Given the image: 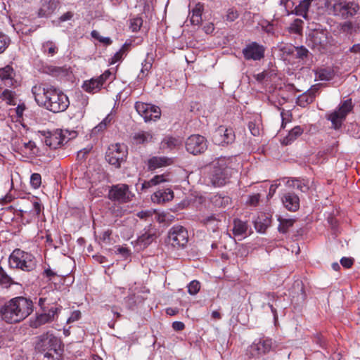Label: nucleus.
Listing matches in <instances>:
<instances>
[{
  "mask_svg": "<svg viewBox=\"0 0 360 360\" xmlns=\"http://www.w3.org/2000/svg\"><path fill=\"white\" fill-rule=\"evenodd\" d=\"M275 344L272 339L269 338H260L254 342L248 349V354L250 357H258L260 355L266 354L274 349Z\"/></svg>",
  "mask_w": 360,
  "mask_h": 360,
  "instance_id": "obj_14",
  "label": "nucleus"
},
{
  "mask_svg": "<svg viewBox=\"0 0 360 360\" xmlns=\"http://www.w3.org/2000/svg\"><path fill=\"white\" fill-rule=\"evenodd\" d=\"M57 292H41L39 294L37 305L39 311L30 321V326L32 328H38L41 326L51 323L58 319L63 307L58 303Z\"/></svg>",
  "mask_w": 360,
  "mask_h": 360,
  "instance_id": "obj_2",
  "label": "nucleus"
},
{
  "mask_svg": "<svg viewBox=\"0 0 360 360\" xmlns=\"http://www.w3.org/2000/svg\"><path fill=\"white\" fill-rule=\"evenodd\" d=\"M33 311L32 300L30 298L18 296L0 306V318L6 323H18L28 317Z\"/></svg>",
  "mask_w": 360,
  "mask_h": 360,
  "instance_id": "obj_3",
  "label": "nucleus"
},
{
  "mask_svg": "<svg viewBox=\"0 0 360 360\" xmlns=\"http://www.w3.org/2000/svg\"><path fill=\"white\" fill-rule=\"evenodd\" d=\"M41 184V176L39 173H34L31 175L30 177V184L31 186L37 189L39 188Z\"/></svg>",
  "mask_w": 360,
  "mask_h": 360,
  "instance_id": "obj_52",
  "label": "nucleus"
},
{
  "mask_svg": "<svg viewBox=\"0 0 360 360\" xmlns=\"http://www.w3.org/2000/svg\"><path fill=\"white\" fill-rule=\"evenodd\" d=\"M173 198V191L170 188H165L159 190L154 193L151 197V199L154 202L161 204L172 200Z\"/></svg>",
  "mask_w": 360,
  "mask_h": 360,
  "instance_id": "obj_24",
  "label": "nucleus"
},
{
  "mask_svg": "<svg viewBox=\"0 0 360 360\" xmlns=\"http://www.w3.org/2000/svg\"><path fill=\"white\" fill-rule=\"evenodd\" d=\"M81 318V312L78 310L75 311L72 313L71 316L68 318L67 322L72 323L79 320Z\"/></svg>",
  "mask_w": 360,
  "mask_h": 360,
  "instance_id": "obj_64",
  "label": "nucleus"
},
{
  "mask_svg": "<svg viewBox=\"0 0 360 360\" xmlns=\"http://www.w3.org/2000/svg\"><path fill=\"white\" fill-rule=\"evenodd\" d=\"M32 93L39 106L54 113L65 111L70 105L67 95L52 85L36 84L32 86Z\"/></svg>",
  "mask_w": 360,
  "mask_h": 360,
  "instance_id": "obj_1",
  "label": "nucleus"
},
{
  "mask_svg": "<svg viewBox=\"0 0 360 360\" xmlns=\"http://www.w3.org/2000/svg\"><path fill=\"white\" fill-rule=\"evenodd\" d=\"M156 229L155 227L149 226L144 229V232L137 239L138 245L146 248L156 238Z\"/></svg>",
  "mask_w": 360,
  "mask_h": 360,
  "instance_id": "obj_22",
  "label": "nucleus"
},
{
  "mask_svg": "<svg viewBox=\"0 0 360 360\" xmlns=\"http://www.w3.org/2000/svg\"><path fill=\"white\" fill-rule=\"evenodd\" d=\"M233 172V169L227 165V160L220 159L212 167L210 173L211 181L215 186H224L229 181Z\"/></svg>",
  "mask_w": 360,
  "mask_h": 360,
  "instance_id": "obj_6",
  "label": "nucleus"
},
{
  "mask_svg": "<svg viewBox=\"0 0 360 360\" xmlns=\"http://www.w3.org/2000/svg\"><path fill=\"white\" fill-rule=\"evenodd\" d=\"M91 36L93 38L98 40L100 42L105 45H110L112 42V39L110 37H104L101 36L96 30H93L91 32Z\"/></svg>",
  "mask_w": 360,
  "mask_h": 360,
  "instance_id": "obj_51",
  "label": "nucleus"
},
{
  "mask_svg": "<svg viewBox=\"0 0 360 360\" xmlns=\"http://www.w3.org/2000/svg\"><path fill=\"white\" fill-rule=\"evenodd\" d=\"M103 85V82L100 80L98 77H97L92 78L88 81H85L82 85V88L86 92L95 93L101 89Z\"/></svg>",
  "mask_w": 360,
  "mask_h": 360,
  "instance_id": "obj_26",
  "label": "nucleus"
},
{
  "mask_svg": "<svg viewBox=\"0 0 360 360\" xmlns=\"http://www.w3.org/2000/svg\"><path fill=\"white\" fill-rule=\"evenodd\" d=\"M235 133L231 128L219 126L213 133L212 141L216 145L226 146L234 142Z\"/></svg>",
  "mask_w": 360,
  "mask_h": 360,
  "instance_id": "obj_17",
  "label": "nucleus"
},
{
  "mask_svg": "<svg viewBox=\"0 0 360 360\" xmlns=\"http://www.w3.org/2000/svg\"><path fill=\"white\" fill-rule=\"evenodd\" d=\"M42 274L44 277H46L49 281H51L54 277L58 276V274L50 268L45 269Z\"/></svg>",
  "mask_w": 360,
  "mask_h": 360,
  "instance_id": "obj_60",
  "label": "nucleus"
},
{
  "mask_svg": "<svg viewBox=\"0 0 360 360\" xmlns=\"http://www.w3.org/2000/svg\"><path fill=\"white\" fill-rule=\"evenodd\" d=\"M130 46L129 44H124L121 49L115 53V55L112 57L111 60L110 62V64H114L118 61H120L123 59L124 56H126L129 48Z\"/></svg>",
  "mask_w": 360,
  "mask_h": 360,
  "instance_id": "obj_39",
  "label": "nucleus"
},
{
  "mask_svg": "<svg viewBox=\"0 0 360 360\" xmlns=\"http://www.w3.org/2000/svg\"><path fill=\"white\" fill-rule=\"evenodd\" d=\"M312 0H302L297 5L292 13L303 17L304 19L308 18V11L311 6Z\"/></svg>",
  "mask_w": 360,
  "mask_h": 360,
  "instance_id": "obj_29",
  "label": "nucleus"
},
{
  "mask_svg": "<svg viewBox=\"0 0 360 360\" xmlns=\"http://www.w3.org/2000/svg\"><path fill=\"white\" fill-rule=\"evenodd\" d=\"M341 265L347 269L350 268L354 264V259L352 257H342L340 259Z\"/></svg>",
  "mask_w": 360,
  "mask_h": 360,
  "instance_id": "obj_58",
  "label": "nucleus"
},
{
  "mask_svg": "<svg viewBox=\"0 0 360 360\" xmlns=\"http://www.w3.org/2000/svg\"><path fill=\"white\" fill-rule=\"evenodd\" d=\"M304 22L299 18L294 20L290 24L288 30L290 33L300 34L302 32Z\"/></svg>",
  "mask_w": 360,
  "mask_h": 360,
  "instance_id": "obj_42",
  "label": "nucleus"
},
{
  "mask_svg": "<svg viewBox=\"0 0 360 360\" xmlns=\"http://www.w3.org/2000/svg\"><path fill=\"white\" fill-rule=\"evenodd\" d=\"M100 80L104 84L107 80H113L115 77L110 70H105L101 75L98 77Z\"/></svg>",
  "mask_w": 360,
  "mask_h": 360,
  "instance_id": "obj_56",
  "label": "nucleus"
},
{
  "mask_svg": "<svg viewBox=\"0 0 360 360\" xmlns=\"http://www.w3.org/2000/svg\"><path fill=\"white\" fill-rule=\"evenodd\" d=\"M164 174L162 175H155L150 179V183L154 186L158 185L160 183L165 182L166 179Z\"/></svg>",
  "mask_w": 360,
  "mask_h": 360,
  "instance_id": "obj_62",
  "label": "nucleus"
},
{
  "mask_svg": "<svg viewBox=\"0 0 360 360\" xmlns=\"http://www.w3.org/2000/svg\"><path fill=\"white\" fill-rule=\"evenodd\" d=\"M182 144V140L180 138L173 136H165L160 143V148L165 150H173L179 148Z\"/></svg>",
  "mask_w": 360,
  "mask_h": 360,
  "instance_id": "obj_25",
  "label": "nucleus"
},
{
  "mask_svg": "<svg viewBox=\"0 0 360 360\" xmlns=\"http://www.w3.org/2000/svg\"><path fill=\"white\" fill-rule=\"evenodd\" d=\"M270 219L264 214H262L255 221V227L258 232L264 233L270 226Z\"/></svg>",
  "mask_w": 360,
  "mask_h": 360,
  "instance_id": "obj_34",
  "label": "nucleus"
},
{
  "mask_svg": "<svg viewBox=\"0 0 360 360\" xmlns=\"http://www.w3.org/2000/svg\"><path fill=\"white\" fill-rule=\"evenodd\" d=\"M353 108L352 99H347L341 102L337 110L327 115L326 117L331 122L333 128L339 129Z\"/></svg>",
  "mask_w": 360,
  "mask_h": 360,
  "instance_id": "obj_9",
  "label": "nucleus"
},
{
  "mask_svg": "<svg viewBox=\"0 0 360 360\" xmlns=\"http://www.w3.org/2000/svg\"><path fill=\"white\" fill-rule=\"evenodd\" d=\"M132 139L136 144H146L152 141L153 134L149 131H141L134 134Z\"/></svg>",
  "mask_w": 360,
  "mask_h": 360,
  "instance_id": "obj_31",
  "label": "nucleus"
},
{
  "mask_svg": "<svg viewBox=\"0 0 360 360\" xmlns=\"http://www.w3.org/2000/svg\"><path fill=\"white\" fill-rule=\"evenodd\" d=\"M316 77L322 81H330L333 79L335 73L333 69L330 68H319L316 70Z\"/></svg>",
  "mask_w": 360,
  "mask_h": 360,
  "instance_id": "obj_35",
  "label": "nucleus"
},
{
  "mask_svg": "<svg viewBox=\"0 0 360 360\" xmlns=\"http://www.w3.org/2000/svg\"><path fill=\"white\" fill-rule=\"evenodd\" d=\"M307 41L309 46L321 51L325 49L327 37L323 32H316L309 34Z\"/></svg>",
  "mask_w": 360,
  "mask_h": 360,
  "instance_id": "obj_20",
  "label": "nucleus"
},
{
  "mask_svg": "<svg viewBox=\"0 0 360 360\" xmlns=\"http://www.w3.org/2000/svg\"><path fill=\"white\" fill-rule=\"evenodd\" d=\"M0 284L5 288H9L13 284H16L13 279L9 276L2 266H0Z\"/></svg>",
  "mask_w": 360,
  "mask_h": 360,
  "instance_id": "obj_38",
  "label": "nucleus"
},
{
  "mask_svg": "<svg viewBox=\"0 0 360 360\" xmlns=\"http://www.w3.org/2000/svg\"><path fill=\"white\" fill-rule=\"evenodd\" d=\"M287 184L303 193L307 192L309 189L308 181L304 179H290L287 181Z\"/></svg>",
  "mask_w": 360,
  "mask_h": 360,
  "instance_id": "obj_30",
  "label": "nucleus"
},
{
  "mask_svg": "<svg viewBox=\"0 0 360 360\" xmlns=\"http://www.w3.org/2000/svg\"><path fill=\"white\" fill-rule=\"evenodd\" d=\"M134 195L129 191L127 184H119L113 185L108 193V198L112 201L125 203L132 200Z\"/></svg>",
  "mask_w": 360,
  "mask_h": 360,
  "instance_id": "obj_15",
  "label": "nucleus"
},
{
  "mask_svg": "<svg viewBox=\"0 0 360 360\" xmlns=\"http://www.w3.org/2000/svg\"><path fill=\"white\" fill-rule=\"evenodd\" d=\"M59 4L58 0H41L38 17L48 18L53 13Z\"/></svg>",
  "mask_w": 360,
  "mask_h": 360,
  "instance_id": "obj_21",
  "label": "nucleus"
},
{
  "mask_svg": "<svg viewBox=\"0 0 360 360\" xmlns=\"http://www.w3.org/2000/svg\"><path fill=\"white\" fill-rule=\"evenodd\" d=\"M10 44V37L0 31V54L6 50Z\"/></svg>",
  "mask_w": 360,
  "mask_h": 360,
  "instance_id": "obj_44",
  "label": "nucleus"
},
{
  "mask_svg": "<svg viewBox=\"0 0 360 360\" xmlns=\"http://www.w3.org/2000/svg\"><path fill=\"white\" fill-rule=\"evenodd\" d=\"M303 133V129L300 126H296L292 128L288 133V134L284 138L283 143L285 145L290 144L297 137H299Z\"/></svg>",
  "mask_w": 360,
  "mask_h": 360,
  "instance_id": "obj_37",
  "label": "nucleus"
},
{
  "mask_svg": "<svg viewBox=\"0 0 360 360\" xmlns=\"http://www.w3.org/2000/svg\"><path fill=\"white\" fill-rule=\"evenodd\" d=\"M210 201L212 204L217 207H226L231 204V198L228 195L221 193L213 195Z\"/></svg>",
  "mask_w": 360,
  "mask_h": 360,
  "instance_id": "obj_27",
  "label": "nucleus"
},
{
  "mask_svg": "<svg viewBox=\"0 0 360 360\" xmlns=\"http://www.w3.org/2000/svg\"><path fill=\"white\" fill-rule=\"evenodd\" d=\"M153 66V58L149 59L148 55L147 56V58H146L142 63V68L141 70V74L139 75L140 79H143L144 77H146L152 68Z\"/></svg>",
  "mask_w": 360,
  "mask_h": 360,
  "instance_id": "obj_41",
  "label": "nucleus"
},
{
  "mask_svg": "<svg viewBox=\"0 0 360 360\" xmlns=\"http://www.w3.org/2000/svg\"><path fill=\"white\" fill-rule=\"evenodd\" d=\"M248 128H249L250 133L253 136H256L259 135V132H260L259 127L258 125H257L255 123H254L253 122H250L248 123Z\"/></svg>",
  "mask_w": 360,
  "mask_h": 360,
  "instance_id": "obj_57",
  "label": "nucleus"
},
{
  "mask_svg": "<svg viewBox=\"0 0 360 360\" xmlns=\"http://www.w3.org/2000/svg\"><path fill=\"white\" fill-rule=\"evenodd\" d=\"M265 47L257 42L252 41L245 45L242 53L246 60H260L264 58Z\"/></svg>",
  "mask_w": 360,
  "mask_h": 360,
  "instance_id": "obj_18",
  "label": "nucleus"
},
{
  "mask_svg": "<svg viewBox=\"0 0 360 360\" xmlns=\"http://www.w3.org/2000/svg\"><path fill=\"white\" fill-rule=\"evenodd\" d=\"M134 108L146 122L156 121L161 117V110L155 105L137 101Z\"/></svg>",
  "mask_w": 360,
  "mask_h": 360,
  "instance_id": "obj_13",
  "label": "nucleus"
},
{
  "mask_svg": "<svg viewBox=\"0 0 360 360\" xmlns=\"http://www.w3.org/2000/svg\"><path fill=\"white\" fill-rule=\"evenodd\" d=\"M112 230L110 229H108L106 231H105L101 236V239L104 242V243H110V236L112 235Z\"/></svg>",
  "mask_w": 360,
  "mask_h": 360,
  "instance_id": "obj_63",
  "label": "nucleus"
},
{
  "mask_svg": "<svg viewBox=\"0 0 360 360\" xmlns=\"http://www.w3.org/2000/svg\"><path fill=\"white\" fill-rule=\"evenodd\" d=\"M359 10V5L354 1L345 0L336 1L331 7V11L335 16L342 19H347L355 15Z\"/></svg>",
  "mask_w": 360,
  "mask_h": 360,
  "instance_id": "obj_10",
  "label": "nucleus"
},
{
  "mask_svg": "<svg viewBox=\"0 0 360 360\" xmlns=\"http://www.w3.org/2000/svg\"><path fill=\"white\" fill-rule=\"evenodd\" d=\"M8 263L11 268L19 269L25 271H31L36 268L37 261L30 253L20 249L14 250L9 256Z\"/></svg>",
  "mask_w": 360,
  "mask_h": 360,
  "instance_id": "obj_5",
  "label": "nucleus"
},
{
  "mask_svg": "<svg viewBox=\"0 0 360 360\" xmlns=\"http://www.w3.org/2000/svg\"><path fill=\"white\" fill-rule=\"evenodd\" d=\"M238 16L239 13L238 11L235 8H230L227 10L224 19L226 21L233 22L236 20Z\"/></svg>",
  "mask_w": 360,
  "mask_h": 360,
  "instance_id": "obj_49",
  "label": "nucleus"
},
{
  "mask_svg": "<svg viewBox=\"0 0 360 360\" xmlns=\"http://www.w3.org/2000/svg\"><path fill=\"white\" fill-rule=\"evenodd\" d=\"M278 231L282 233H286L289 229L292 227L295 223V220L292 219H279Z\"/></svg>",
  "mask_w": 360,
  "mask_h": 360,
  "instance_id": "obj_40",
  "label": "nucleus"
},
{
  "mask_svg": "<svg viewBox=\"0 0 360 360\" xmlns=\"http://www.w3.org/2000/svg\"><path fill=\"white\" fill-rule=\"evenodd\" d=\"M45 72L52 76H58L62 72V69L56 66H47L45 68Z\"/></svg>",
  "mask_w": 360,
  "mask_h": 360,
  "instance_id": "obj_54",
  "label": "nucleus"
},
{
  "mask_svg": "<svg viewBox=\"0 0 360 360\" xmlns=\"http://www.w3.org/2000/svg\"><path fill=\"white\" fill-rule=\"evenodd\" d=\"M314 342L319 345L321 347H325L326 340L321 334L317 333L314 337Z\"/></svg>",
  "mask_w": 360,
  "mask_h": 360,
  "instance_id": "obj_59",
  "label": "nucleus"
},
{
  "mask_svg": "<svg viewBox=\"0 0 360 360\" xmlns=\"http://www.w3.org/2000/svg\"><path fill=\"white\" fill-rule=\"evenodd\" d=\"M170 162V159L167 158L153 157L148 160V166L149 169L154 170L157 168L169 165Z\"/></svg>",
  "mask_w": 360,
  "mask_h": 360,
  "instance_id": "obj_32",
  "label": "nucleus"
},
{
  "mask_svg": "<svg viewBox=\"0 0 360 360\" xmlns=\"http://www.w3.org/2000/svg\"><path fill=\"white\" fill-rule=\"evenodd\" d=\"M203 4L198 3L192 10L191 16V23L193 25H198L202 21V13L203 11Z\"/></svg>",
  "mask_w": 360,
  "mask_h": 360,
  "instance_id": "obj_33",
  "label": "nucleus"
},
{
  "mask_svg": "<svg viewBox=\"0 0 360 360\" xmlns=\"http://www.w3.org/2000/svg\"><path fill=\"white\" fill-rule=\"evenodd\" d=\"M142 24L143 20L141 18H135L131 20L129 27L132 32H136L140 30Z\"/></svg>",
  "mask_w": 360,
  "mask_h": 360,
  "instance_id": "obj_50",
  "label": "nucleus"
},
{
  "mask_svg": "<svg viewBox=\"0 0 360 360\" xmlns=\"http://www.w3.org/2000/svg\"><path fill=\"white\" fill-rule=\"evenodd\" d=\"M340 30L346 34H352L354 32V25L350 21H347L341 25Z\"/></svg>",
  "mask_w": 360,
  "mask_h": 360,
  "instance_id": "obj_53",
  "label": "nucleus"
},
{
  "mask_svg": "<svg viewBox=\"0 0 360 360\" xmlns=\"http://www.w3.org/2000/svg\"><path fill=\"white\" fill-rule=\"evenodd\" d=\"M315 98V95L312 91H307L297 98V104L302 107H305L311 103Z\"/></svg>",
  "mask_w": 360,
  "mask_h": 360,
  "instance_id": "obj_36",
  "label": "nucleus"
},
{
  "mask_svg": "<svg viewBox=\"0 0 360 360\" xmlns=\"http://www.w3.org/2000/svg\"><path fill=\"white\" fill-rule=\"evenodd\" d=\"M37 338L35 349L44 354L42 360L59 359L62 352L60 339L50 332L45 333Z\"/></svg>",
  "mask_w": 360,
  "mask_h": 360,
  "instance_id": "obj_4",
  "label": "nucleus"
},
{
  "mask_svg": "<svg viewBox=\"0 0 360 360\" xmlns=\"http://www.w3.org/2000/svg\"><path fill=\"white\" fill-rule=\"evenodd\" d=\"M233 234L234 236H243L246 234L248 226L247 222L239 219H234L233 221Z\"/></svg>",
  "mask_w": 360,
  "mask_h": 360,
  "instance_id": "obj_28",
  "label": "nucleus"
},
{
  "mask_svg": "<svg viewBox=\"0 0 360 360\" xmlns=\"http://www.w3.org/2000/svg\"><path fill=\"white\" fill-rule=\"evenodd\" d=\"M200 289V283L199 281L196 280L192 281L188 285V292L190 295H196Z\"/></svg>",
  "mask_w": 360,
  "mask_h": 360,
  "instance_id": "obj_48",
  "label": "nucleus"
},
{
  "mask_svg": "<svg viewBox=\"0 0 360 360\" xmlns=\"http://www.w3.org/2000/svg\"><path fill=\"white\" fill-rule=\"evenodd\" d=\"M127 157V149L124 145L116 143L108 148L105 155V160L111 165L120 168L121 164L126 161Z\"/></svg>",
  "mask_w": 360,
  "mask_h": 360,
  "instance_id": "obj_12",
  "label": "nucleus"
},
{
  "mask_svg": "<svg viewBox=\"0 0 360 360\" xmlns=\"http://www.w3.org/2000/svg\"><path fill=\"white\" fill-rule=\"evenodd\" d=\"M15 71L11 65L0 68V80L5 87H16L18 82L14 79Z\"/></svg>",
  "mask_w": 360,
  "mask_h": 360,
  "instance_id": "obj_19",
  "label": "nucleus"
},
{
  "mask_svg": "<svg viewBox=\"0 0 360 360\" xmlns=\"http://www.w3.org/2000/svg\"><path fill=\"white\" fill-rule=\"evenodd\" d=\"M15 93L13 91L5 89L0 96V98L7 101L9 105H15Z\"/></svg>",
  "mask_w": 360,
  "mask_h": 360,
  "instance_id": "obj_43",
  "label": "nucleus"
},
{
  "mask_svg": "<svg viewBox=\"0 0 360 360\" xmlns=\"http://www.w3.org/2000/svg\"><path fill=\"white\" fill-rule=\"evenodd\" d=\"M261 195L259 193L249 195L247 204L251 206H257L260 200Z\"/></svg>",
  "mask_w": 360,
  "mask_h": 360,
  "instance_id": "obj_55",
  "label": "nucleus"
},
{
  "mask_svg": "<svg viewBox=\"0 0 360 360\" xmlns=\"http://www.w3.org/2000/svg\"><path fill=\"white\" fill-rule=\"evenodd\" d=\"M44 207L38 199L34 198L31 200H26L22 204V207L18 212L22 221L30 223L39 219V214Z\"/></svg>",
  "mask_w": 360,
  "mask_h": 360,
  "instance_id": "obj_8",
  "label": "nucleus"
},
{
  "mask_svg": "<svg viewBox=\"0 0 360 360\" xmlns=\"http://www.w3.org/2000/svg\"><path fill=\"white\" fill-rule=\"evenodd\" d=\"M44 143L51 149H56L68 143L72 138L76 136V131L68 132V130L56 129L52 131L44 132Z\"/></svg>",
  "mask_w": 360,
  "mask_h": 360,
  "instance_id": "obj_7",
  "label": "nucleus"
},
{
  "mask_svg": "<svg viewBox=\"0 0 360 360\" xmlns=\"http://www.w3.org/2000/svg\"><path fill=\"white\" fill-rule=\"evenodd\" d=\"M188 241L187 230L182 226H172L167 233V243L174 248H184Z\"/></svg>",
  "mask_w": 360,
  "mask_h": 360,
  "instance_id": "obj_11",
  "label": "nucleus"
},
{
  "mask_svg": "<svg viewBox=\"0 0 360 360\" xmlns=\"http://www.w3.org/2000/svg\"><path fill=\"white\" fill-rule=\"evenodd\" d=\"M186 150L193 155L203 153L207 149V141L199 134L191 135L186 141Z\"/></svg>",
  "mask_w": 360,
  "mask_h": 360,
  "instance_id": "obj_16",
  "label": "nucleus"
},
{
  "mask_svg": "<svg viewBox=\"0 0 360 360\" xmlns=\"http://www.w3.org/2000/svg\"><path fill=\"white\" fill-rule=\"evenodd\" d=\"M295 58L297 59L304 60L307 58L309 51L303 46L295 47Z\"/></svg>",
  "mask_w": 360,
  "mask_h": 360,
  "instance_id": "obj_47",
  "label": "nucleus"
},
{
  "mask_svg": "<svg viewBox=\"0 0 360 360\" xmlns=\"http://www.w3.org/2000/svg\"><path fill=\"white\" fill-rule=\"evenodd\" d=\"M23 148L25 150V152L27 155H36L38 153V148H37L35 143L32 141L23 143Z\"/></svg>",
  "mask_w": 360,
  "mask_h": 360,
  "instance_id": "obj_45",
  "label": "nucleus"
},
{
  "mask_svg": "<svg viewBox=\"0 0 360 360\" xmlns=\"http://www.w3.org/2000/svg\"><path fill=\"white\" fill-rule=\"evenodd\" d=\"M281 116L282 118V127L284 128L285 122L290 121V117L292 116V114L290 111L283 110L281 112Z\"/></svg>",
  "mask_w": 360,
  "mask_h": 360,
  "instance_id": "obj_61",
  "label": "nucleus"
},
{
  "mask_svg": "<svg viewBox=\"0 0 360 360\" xmlns=\"http://www.w3.org/2000/svg\"><path fill=\"white\" fill-rule=\"evenodd\" d=\"M282 202L284 206L291 212H295L300 207V198L294 193L288 192L283 194Z\"/></svg>",
  "mask_w": 360,
  "mask_h": 360,
  "instance_id": "obj_23",
  "label": "nucleus"
},
{
  "mask_svg": "<svg viewBox=\"0 0 360 360\" xmlns=\"http://www.w3.org/2000/svg\"><path fill=\"white\" fill-rule=\"evenodd\" d=\"M42 48L44 53H47L51 56L55 54L58 51L57 46L52 41L45 42L43 44Z\"/></svg>",
  "mask_w": 360,
  "mask_h": 360,
  "instance_id": "obj_46",
  "label": "nucleus"
}]
</instances>
